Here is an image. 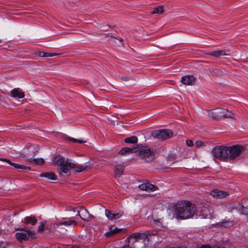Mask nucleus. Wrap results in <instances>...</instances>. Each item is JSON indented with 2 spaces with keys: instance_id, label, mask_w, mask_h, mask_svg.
<instances>
[{
  "instance_id": "obj_10",
  "label": "nucleus",
  "mask_w": 248,
  "mask_h": 248,
  "mask_svg": "<svg viewBox=\"0 0 248 248\" xmlns=\"http://www.w3.org/2000/svg\"><path fill=\"white\" fill-rule=\"evenodd\" d=\"M230 50L228 49L217 50L216 51H210L207 53V54L211 55L216 58H220L221 56H230Z\"/></svg>"
},
{
  "instance_id": "obj_40",
  "label": "nucleus",
  "mask_w": 248,
  "mask_h": 248,
  "mask_svg": "<svg viewBox=\"0 0 248 248\" xmlns=\"http://www.w3.org/2000/svg\"><path fill=\"white\" fill-rule=\"evenodd\" d=\"M122 79L124 81H127L128 80V78L127 77H123Z\"/></svg>"
},
{
  "instance_id": "obj_35",
  "label": "nucleus",
  "mask_w": 248,
  "mask_h": 248,
  "mask_svg": "<svg viewBox=\"0 0 248 248\" xmlns=\"http://www.w3.org/2000/svg\"><path fill=\"white\" fill-rule=\"evenodd\" d=\"M195 145H196V147H197V148H201V147H204L205 146V145L204 144L203 142L201 140H197L196 141Z\"/></svg>"
},
{
  "instance_id": "obj_25",
  "label": "nucleus",
  "mask_w": 248,
  "mask_h": 248,
  "mask_svg": "<svg viewBox=\"0 0 248 248\" xmlns=\"http://www.w3.org/2000/svg\"><path fill=\"white\" fill-rule=\"evenodd\" d=\"M114 226H110L109 227V231L106 232L105 234V236L108 238L112 236V235L117 233L119 232H120L121 231V229H119L117 228H115L114 229H113Z\"/></svg>"
},
{
  "instance_id": "obj_27",
  "label": "nucleus",
  "mask_w": 248,
  "mask_h": 248,
  "mask_svg": "<svg viewBox=\"0 0 248 248\" xmlns=\"http://www.w3.org/2000/svg\"><path fill=\"white\" fill-rule=\"evenodd\" d=\"M36 54H37L38 56L41 57H52L54 56H58L60 55V54H57V53H47V52H42V51H38L35 52Z\"/></svg>"
},
{
  "instance_id": "obj_42",
  "label": "nucleus",
  "mask_w": 248,
  "mask_h": 248,
  "mask_svg": "<svg viewBox=\"0 0 248 248\" xmlns=\"http://www.w3.org/2000/svg\"><path fill=\"white\" fill-rule=\"evenodd\" d=\"M1 42V40L0 39V43Z\"/></svg>"
},
{
  "instance_id": "obj_38",
  "label": "nucleus",
  "mask_w": 248,
  "mask_h": 248,
  "mask_svg": "<svg viewBox=\"0 0 248 248\" xmlns=\"http://www.w3.org/2000/svg\"><path fill=\"white\" fill-rule=\"evenodd\" d=\"M200 248H211V247L209 245H205L202 246Z\"/></svg>"
},
{
  "instance_id": "obj_22",
  "label": "nucleus",
  "mask_w": 248,
  "mask_h": 248,
  "mask_svg": "<svg viewBox=\"0 0 248 248\" xmlns=\"http://www.w3.org/2000/svg\"><path fill=\"white\" fill-rule=\"evenodd\" d=\"M23 222L26 225L31 224L35 225L37 224V220L34 217L29 216L24 218Z\"/></svg>"
},
{
  "instance_id": "obj_13",
  "label": "nucleus",
  "mask_w": 248,
  "mask_h": 248,
  "mask_svg": "<svg viewBox=\"0 0 248 248\" xmlns=\"http://www.w3.org/2000/svg\"><path fill=\"white\" fill-rule=\"evenodd\" d=\"M77 222L76 221L73 220H69L67 221H62L55 223L54 224V227L57 230L59 229L60 227L62 225H64L66 226H73L75 227L77 225Z\"/></svg>"
},
{
  "instance_id": "obj_6",
  "label": "nucleus",
  "mask_w": 248,
  "mask_h": 248,
  "mask_svg": "<svg viewBox=\"0 0 248 248\" xmlns=\"http://www.w3.org/2000/svg\"><path fill=\"white\" fill-rule=\"evenodd\" d=\"M138 147L139 154L143 159L147 162H150L154 160L155 154L153 151L151 150L150 148L145 147L140 149L139 146Z\"/></svg>"
},
{
  "instance_id": "obj_33",
  "label": "nucleus",
  "mask_w": 248,
  "mask_h": 248,
  "mask_svg": "<svg viewBox=\"0 0 248 248\" xmlns=\"http://www.w3.org/2000/svg\"><path fill=\"white\" fill-rule=\"evenodd\" d=\"M67 140L69 141H71L73 142H78L79 143H83L86 142L85 141L82 140H77L76 139L72 138H68Z\"/></svg>"
},
{
  "instance_id": "obj_23",
  "label": "nucleus",
  "mask_w": 248,
  "mask_h": 248,
  "mask_svg": "<svg viewBox=\"0 0 248 248\" xmlns=\"http://www.w3.org/2000/svg\"><path fill=\"white\" fill-rule=\"evenodd\" d=\"M241 204V210L243 214L248 215V199H243Z\"/></svg>"
},
{
  "instance_id": "obj_30",
  "label": "nucleus",
  "mask_w": 248,
  "mask_h": 248,
  "mask_svg": "<svg viewBox=\"0 0 248 248\" xmlns=\"http://www.w3.org/2000/svg\"><path fill=\"white\" fill-rule=\"evenodd\" d=\"M27 160H28V161H29L30 162H33L35 164H38V165L43 164H44V163L45 162L43 158L35 159V158H31L27 159Z\"/></svg>"
},
{
  "instance_id": "obj_34",
  "label": "nucleus",
  "mask_w": 248,
  "mask_h": 248,
  "mask_svg": "<svg viewBox=\"0 0 248 248\" xmlns=\"http://www.w3.org/2000/svg\"><path fill=\"white\" fill-rule=\"evenodd\" d=\"M40 226H39L38 232H42L44 229V227L46 225V222L42 221L40 222Z\"/></svg>"
},
{
  "instance_id": "obj_4",
  "label": "nucleus",
  "mask_w": 248,
  "mask_h": 248,
  "mask_svg": "<svg viewBox=\"0 0 248 248\" xmlns=\"http://www.w3.org/2000/svg\"><path fill=\"white\" fill-rule=\"evenodd\" d=\"M16 231H19L20 232L15 234L16 238L19 241L28 240L30 239H34L36 238V234L34 232L28 229L27 228H19L16 229Z\"/></svg>"
},
{
  "instance_id": "obj_3",
  "label": "nucleus",
  "mask_w": 248,
  "mask_h": 248,
  "mask_svg": "<svg viewBox=\"0 0 248 248\" xmlns=\"http://www.w3.org/2000/svg\"><path fill=\"white\" fill-rule=\"evenodd\" d=\"M53 162L55 165L59 166L58 171L60 174L63 173L68 174L71 169H74V170L76 172L82 171L81 167H75V166L78 165V163L70 159L67 158L65 159L64 157L61 155H57L54 157Z\"/></svg>"
},
{
  "instance_id": "obj_15",
  "label": "nucleus",
  "mask_w": 248,
  "mask_h": 248,
  "mask_svg": "<svg viewBox=\"0 0 248 248\" xmlns=\"http://www.w3.org/2000/svg\"><path fill=\"white\" fill-rule=\"evenodd\" d=\"M8 94L12 97L19 99L23 98L25 96L24 93L21 92L19 88L14 89L11 91L10 93H8Z\"/></svg>"
},
{
  "instance_id": "obj_16",
  "label": "nucleus",
  "mask_w": 248,
  "mask_h": 248,
  "mask_svg": "<svg viewBox=\"0 0 248 248\" xmlns=\"http://www.w3.org/2000/svg\"><path fill=\"white\" fill-rule=\"evenodd\" d=\"M80 212L81 214L80 218L82 220L86 221H89L93 218V216L89 213V212L86 208L80 207Z\"/></svg>"
},
{
  "instance_id": "obj_36",
  "label": "nucleus",
  "mask_w": 248,
  "mask_h": 248,
  "mask_svg": "<svg viewBox=\"0 0 248 248\" xmlns=\"http://www.w3.org/2000/svg\"><path fill=\"white\" fill-rule=\"evenodd\" d=\"M186 144L188 146L191 147L194 145L193 142L191 140H187L186 141Z\"/></svg>"
},
{
  "instance_id": "obj_20",
  "label": "nucleus",
  "mask_w": 248,
  "mask_h": 248,
  "mask_svg": "<svg viewBox=\"0 0 248 248\" xmlns=\"http://www.w3.org/2000/svg\"><path fill=\"white\" fill-rule=\"evenodd\" d=\"M124 170V166L123 164L116 165L115 166L114 176L116 178H119L123 174Z\"/></svg>"
},
{
  "instance_id": "obj_24",
  "label": "nucleus",
  "mask_w": 248,
  "mask_h": 248,
  "mask_svg": "<svg viewBox=\"0 0 248 248\" xmlns=\"http://www.w3.org/2000/svg\"><path fill=\"white\" fill-rule=\"evenodd\" d=\"M40 177L47 178L49 180H55L57 179L55 173L53 172H44L40 174Z\"/></svg>"
},
{
  "instance_id": "obj_39",
  "label": "nucleus",
  "mask_w": 248,
  "mask_h": 248,
  "mask_svg": "<svg viewBox=\"0 0 248 248\" xmlns=\"http://www.w3.org/2000/svg\"><path fill=\"white\" fill-rule=\"evenodd\" d=\"M78 213H77V216H79V217H81V212H80V207L79 208V209L78 210Z\"/></svg>"
},
{
  "instance_id": "obj_18",
  "label": "nucleus",
  "mask_w": 248,
  "mask_h": 248,
  "mask_svg": "<svg viewBox=\"0 0 248 248\" xmlns=\"http://www.w3.org/2000/svg\"><path fill=\"white\" fill-rule=\"evenodd\" d=\"M138 146L133 147H125L123 148L121 150H120L119 154L121 155H124L130 153H136L138 151Z\"/></svg>"
},
{
  "instance_id": "obj_28",
  "label": "nucleus",
  "mask_w": 248,
  "mask_h": 248,
  "mask_svg": "<svg viewBox=\"0 0 248 248\" xmlns=\"http://www.w3.org/2000/svg\"><path fill=\"white\" fill-rule=\"evenodd\" d=\"M140 237V234L139 233H134L131 235L127 239L129 240H133V244H135V243H138L139 242L138 241V238Z\"/></svg>"
},
{
  "instance_id": "obj_41",
  "label": "nucleus",
  "mask_w": 248,
  "mask_h": 248,
  "mask_svg": "<svg viewBox=\"0 0 248 248\" xmlns=\"http://www.w3.org/2000/svg\"><path fill=\"white\" fill-rule=\"evenodd\" d=\"M115 26H109V27H110V28H114Z\"/></svg>"
},
{
  "instance_id": "obj_7",
  "label": "nucleus",
  "mask_w": 248,
  "mask_h": 248,
  "mask_svg": "<svg viewBox=\"0 0 248 248\" xmlns=\"http://www.w3.org/2000/svg\"><path fill=\"white\" fill-rule=\"evenodd\" d=\"M38 152V147H35L34 146H30L24 148L21 152V157L33 156Z\"/></svg>"
},
{
  "instance_id": "obj_26",
  "label": "nucleus",
  "mask_w": 248,
  "mask_h": 248,
  "mask_svg": "<svg viewBox=\"0 0 248 248\" xmlns=\"http://www.w3.org/2000/svg\"><path fill=\"white\" fill-rule=\"evenodd\" d=\"M232 222L230 221L223 220L218 222L216 224V226L219 227L228 228L232 225Z\"/></svg>"
},
{
  "instance_id": "obj_19",
  "label": "nucleus",
  "mask_w": 248,
  "mask_h": 248,
  "mask_svg": "<svg viewBox=\"0 0 248 248\" xmlns=\"http://www.w3.org/2000/svg\"><path fill=\"white\" fill-rule=\"evenodd\" d=\"M209 72L212 75L217 77L223 76L225 74V70L222 68L210 69Z\"/></svg>"
},
{
  "instance_id": "obj_14",
  "label": "nucleus",
  "mask_w": 248,
  "mask_h": 248,
  "mask_svg": "<svg viewBox=\"0 0 248 248\" xmlns=\"http://www.w3.org/2000/svg\"><path fill=\"white\" fill-rule=\"evenodd\" d=\"M196 78L193 76H185L181 78V81L185 85H192L194 84Z\"/></svg>"
},
{
  "instance_id": "obj_37",
  "label": "nucleus",
  "mask_w": 248,
  "mask_h": 248,
  "mask_svg": "<svg viewBox=\"0 0 248 248\" xmlns=\"http://www.w3.org/2000/svg\"><path fill=\"white\" fill-rule=\"evenodd\" d=\"M81 170L82 171L85 170L87 168H90L91 166L89 165H84V166H81Z\"/></svg>"
},
{
  "instance_id": "obj_17",
  "label": "nucleus",
  "mask_w": 248,
  "mask_h": 248,
  "mask_svg": "<svg viewBox=\"0 0 248 248\" xmlns=\"http://www.w3.org/2000/svg\"><path fill=\"white\" fill-rule=\"evenodd\" d=\"M0 160L5 161L10 165L14 166L15 168L18 169H22L25 170H30L31 168L30 167L25 166L24 165H19L16 163L12 162L10 160L6 158H0Z\"/></svg>"
},
{
  "instance_id": "obj_21",
  "label": "nucleus",
  "mask_w": 248,
  "mask_h": 248,
  "mask_svg": "<svg viewBox=\"0 0 248 248\" xmlns=\"http://www.w3.org/2000/svg\"><path fill=\"white\" fill-rule=\"evenodd\" d=\"M221 118H232L234 119V115L231 111L228 109L223 108H221Z\"/></svg>"
},
{
  "instance_id": "obj_1",
  "label": "nucleus",
  "mask_w": 248,
  "mask_h": 248,
  "mask_svg": "<svg viewBox=\"0 0 248 248\" xmlns=\"http://www.w3.org/2000/svg\"><path fill=\"white\" fill-rule=\"evenodd\" d=\"M245 151L244 146L235 145L230 147L223 145L216 146L212 151L214 158L221 161L233 160Z\"/></svg>"
},
{
  "instance_id": "obj_32",
  "label": "nucleus",
  "mask_w": 248,
  "mask_h": 248,
  "mask_svg": "<svg viewBox=\"0 0 248 248\" xmlns=\"http://www.w3.org/2000/svg\"><path fill=\"white\" fill-rule=\"evenodd\" d=\"M105 35V37L106 38H114V39H116L117 40H119L120 42L123 41V39L120 37H118L112 33H105L104 34Z\"/></svg>"
},
{
  "instance_id": "obj_29",
  "label": "nucleus",
  "mask_w": 248,
  "mask_h": 248,
  "mask_svg": "<svg viewBox=\"0 0 248 248\" xmlns=\"http://www.w3.org/2000/svg\"><path fill=\"white\" fill-rule=\"evenodd\" d=\"M164 12V6L160 5L154 8L153 11L151 12V14L154 15L155 14H162Z\"/></svg>"
},
{
  "instance_id": "obj_12",
  "label": "nucleus",
  "mask_w": 248,
  "mask_h": 248,
  "mask_svg": "<svg viewBox=\"0 0 248 248\" xmlns=\"http://www.w3.org/2000/svg\"><path fill=\"white\" fill-rule=\"evenodd\" d=\"M210 194L214 197L217 199L226 198L229 196V193L226 191L214 189L211 191Z\"/></svg>"
},
{
  "instance_id": "obj_8",
  "label": "nucleus",
  "mask_w": 248,
  "mask_h": 248,
  "mask_svg": "<svg viewBox=\"0 0 248 248\" xmlns=\"http://www.w3.org/2000/svg\"><path fill=\"white\" fill-rule=\"evenodd\" d=\"M138 187L140 189L147 192H152L158 189L155 185L148 182L141 184Z\"/></svg>"
},
{
  "instance_id": "obj_9",
  "label": "nucleus",
  "mask_w": 248,
  "mask_h": 248,
  "mask_svg": "<svg viewBox=\"0 0 248 248\" xmlns=\"http://www.w3.org/2000/svg\"><path fill=\"white\" fill-rule=\"evenodd\" d=\"M221 108L207 110V116L211 119L219 120L221 119Z\"/></svg>"
},
{
  "instance_id": "obj_11",
  "label": "nucleus",
  "mask_w": 248,
  "mask_h": 248,
  "mask_svg": "<svg viewBox=\"0 0 248 248\" xmlns=\"http://www.w3.org/2000/svg\"><path fill=\"white\" fill-rule=\"evenodd\" d=\"M123 214L124 213L122 211H119L116 213H112L109 210H105V215L109 220L119 218L123 216Z\"/></svg>"
},
{
  "instance_id": "obj_31",
  "label": "nucleus",
  "mask_w": 248,
  "mask_h": 248,
  "mask_svg": "<svg viewBox=\"0 0 248 248\" xmlns=\"http://www.w3.org/2000/svg\"><path fill=\"white\" fill-rule=\"evenodd\" d=\"M124 141L126 143H136L138 142V138L135 136H131L125 139Z\"/></svg>"
},
{
  "instance_id": "obj_2",
  "label": "nucleus",
  "mask_w": 248,
  "mask_h": 248,
  "mask_svg": "<svg viewBox=\"0 0 248 248\" xmlns=\"http://www.w3.org/2000/svg\"><path fill=\"white\" fill-rule=\"evenodd\" d=\"M196 206L190 202H180L173 209V215L178 219H185L192 217L196 211Z\"/></svg>"
},
{
  "instance_id": "obj_5",
  "label": "nucleus",
  "mask_w": 248,
  "mask_h": 248,
  "mask_svg": "<svg viewBox=\"0 0 248 248\" xmlns=\"http://www.w3.org/2000/svg\"><path fill=\"white\" fill-rule=\"evenodd\" d=\"M152 136L160 140H165L170 138L173 133L171 130L168 129L155 130L151 133Z\"/></svg>"
}]
</instances>
